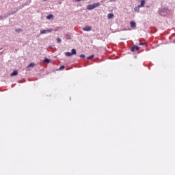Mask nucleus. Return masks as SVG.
I'll return each instance as SVG.
<instances>
[{
    "label": "nucleus",
    "instance_id": "nucleus-4",
    "mask_svg": "<svg viewBox=\"0 0 175 175\" xmlns=\"http://www.w3.org/2000/svg\"><path fill=\"white\" fill-rule=\"evenodd\" d=\"M145 4H146V1H142L141 4L135 8V12H139V9H140V8H143V6H144Z\"/></svg>",
    "mask_w": 175,
    "mask_h": 175
},
{
    "label": "nucleus",
    "instance_id": "nucleus-13",
    "mask_svg": "<svg viewBox=\"0 0 175 175\" xmlns=\"http://www.w3.org/2000/svg\"><path fill=\"white\" fill-rule=\"evenodd\" d=\"M31 66H35V64H33V63H30V64L27 66V68H31Z\"/></svg>",
    "mask_w": 175,
    "mask_h": 175
},
{
    "label": "nucleus",
    "instance_id": "nucleus-6",
    "mask_svg": "<svg viewBox=\"0 0 175 175\" xmlns=\"http://www.w3.org/2000/svg\"><path fill=\"white\" fill-rule=\"evenodd\" d=\"M83 31H91L92 27L90 26H85V27L82 28Z\"/></svg>",
    "mask_w": 175,
    "mask_h": 175
},
{
    "label": "nucleus",
    "instance_id": "nucleus-2",
    "mask_svg": "<svg viewBox=\"0 0 175 175\" xmlns=\"http://www.w3.org/2000/svg\"><path fill=\"white\" fill-rule=\"evenodd\" d=\"M167 12H169V10L166 8H163L159 11V14L160 16H167Z\"/></svg>",
    "mask_w": 175,
    "mask_h": 175
},
{
    "label": "nucleus",
    "instance_id": "nucleus-20",
    "mask_svg": "<svg viewBox=\"0 0 175 175\" xmlns=\"http://www.w3.org/2000/svg\"><path fill=\"white\" fill-rule=\"evenodd\" d=\"M44 1H46V0H44Z\"/></svg>",
    "mask_w": 175,
    "mask_h": 175
},
{
    "label": "nucleus",
    "instance_id": "nucleus-16",
    "mask_svg": "<svg viewBox=\"0 0 175 175\" xmlns=\"http://www.w3.org/2000/svg\"><path fill=\"white\" fill-rule=\"evenodd\" d=\"M57 43H61V42H62L61 38H57Z\"/></svg>",
    "mask_w": 175,
    "mask_h": 175
},
{
    "label": "nucleus",
    "instance_id": "nucleus-14",
    "mask_svg": "<svg viewBox=\"0 0 175 175\" xmlns=\"http://www.w3.org/2000/svg\"><path fill=\"white\" fill-rule=\"evenodd\" d=\"M92 58H94V55H92L88 57L87 59H92Z\"/></svg>",
    "mask_w": 175,
    "mask_h": 175
},
{
    "label": "nucleus",
    "instance_id": "nucleus-8",
    "mask_svg": "<svg viewBox=\"0 0 175 175\" xmlns=\"http://www.w3.org/2000/svg\"><path fill=\"white\" fill-rule=\"evenodd\" d=\"M131 51H135V50H136L137 51H138V50H139V46H133L132 48H131Z\"/></svg>",
    "mask_w": 175,
    "mask_h": 175
},
{
    "label": "nucleus",
    "instance_id": "nucleus-17",
    "mask_svg": "<svg viewBox=\"0 0 175 175\" xmlns=\"http://www.w3.org/2000/svg\"><path fill=\"white\" fill-rule=\"evenodd\" d=\"M80 58H85V55L84 54L80 55Z\"/></svg>",
    "mask_w": 175,
    "mask_h": 175
},
{
    "label": "nucleus",
    "instance_id": "nucleus-9",
    "mask_svg": "<svg viewBox=\"0 0 175 175\" xmlns=\"http://www.w3.org/2000/svg\"><path fill=\"white\" fill-rule=\"evenodd\" d=\"M131 28H136V23L134 21L131 22Z\"/></svg>",
    "mask_w": 175,
    "mask_h": 175
},
{
    "label": "nucleus",
    "instance_id": "nucleus-1",
    "mask_svg": "<svg viewBox=\"0 0 175 175\" xmlns=\"http://www.w3.org/2000/svg\"><path fill=\"white\" fill-rule=\"evenodd\" d=\"M100 4L99 3H95L94 4H90L87 6V9L88 10H92V9H95V8H98V6H100Z\"/></svg>",
    "mask_w": 175,
    "mask_h": 175
},
{
    "label": "nucleus",
    "instance_id": "nucleus-3",
    "mask_svg": "<svg viewBox=\"0 0 175 175\" xmlns=\"http://www.w3.org/2000/svg\"><path fill=\"white\" fill-rule=\"evenodd\" d=\"M77 51L76 49H72V53L70 52H66L65 53V55H66V57H72V55H75V54H76Z\"/></svg>",
    "mask_w": 175,
    "mask_h": 175
},
{
    "label": "nucleus",
    "instance_id": "nucleus-15",
    "mask_svg": "<svg viewBox=\"0 0 175 175\" xmlns=\"http://www.w3.org/2000/svg\"><path fill=\"white\" fill-rule=\"evenodd\" d=\"M63 69H65V66H61L59 67V70H62Z\"/></svg>",
    "mask_w": 175,
    "mask_h": 175
},
{
    "label": "nucleus",
    "instance_id": "nucleus-19",
    "mask_svg": "<svg viewBox=\"0 0 175 175\" xmlns=\"http://www.w3.org/2000/svg\"><path fill=\"white\" fill-rule=\"evenodd\" d=\"M76 1H81V0H76Z\"/></svg>",
    "mask_w": 175,
    "mask_h": 175
},
{
    "label": "nucleus",
    "instance_id": "nucleus-10",
    "mask_svg": "<svg viewBox=\"0 0 175 175\" xmlns=\"http://www.w3.org/2000/svg\"><path fill=\"white\" fill-rule=\"evenodd\" d=\"M113 17H114L113 14L110 13V14H108V15H107V18H109V19H111Z\"/></svg>",
    "mask_w": 175,
    "mask_h": 175
},
{
    "label": "nucleus",
    "instance_id": "nucleus-12",
    "mask_svg": "<svg viewBox=\"0 0 175 175\" xmlns=\"http://www.w3.org/2000/svg\"><path fill=\"white\" fill-rule=\"evenodd\" d=\"M44 62H46V64H50V59H47V58H45L44 59Z\"/></svg>",
    "mask_w": 175,
    "mask_h": 175
},
{
    "label": "nucleus",
    "instance_id": "nucleus-18",
    "mask_svg": "<svg viewBox=\"0 0 175 175\" xmlns=\"http://www.w3.org/2000/svg\"><path fill=\"white\" fill-rule=\"evenodd\" d=\"M144 44H146V43L140 42V43L139 44V46H144Z\"/></svg>",
    "mask_w": 175,
    "mask_h": 175
},
{
    "label": "nucleus",
    "instance_id": "nucleus-11",
    "mask_svg": "<svg viewBox=\"0 0 175 175\" xmlns=\"http://www.w3.org/2000/svg\"><path fill=\"white\" fill-rule=\"evenodd\" d=\"M47 20H51V18H54V16L53 14H49L46 16Z\"/></svg>",
    "mask_w": 175,
    "mask_h": 175
},
{
    "label": "nucleus",
    "instance_id": "nucleus-5",
    "mask_svg": "<svg viewBox=\"0 0 175 175\" xmlns=\"http://www.w3.org/2000/svg\"><path fill=\"white\" fill-rule=\"evenodd\" d=\"M50 32H53V29H49L46 30H41L40 33L41 35H43L44 33H50Z\"/></svg>",
    "mask_w": 175,
    "mask_h": 175
},
{
    "label": "nucleus",
    "instance_id": "nucleus-7",
    "mask_svg": "<svg viewBox=\"0 0 175 175\" xmlns=\"http://www.w3.org/2000/svg\"><path fill=\"white\" fill-rule=\"evenodd\" d=\"M18 75V72L17 70H14L12 73L10 74L11 77H13V76H17Z\"/></svg>",
    "mask_w": 175,
    "mask_h": 175
}]
</instances>
